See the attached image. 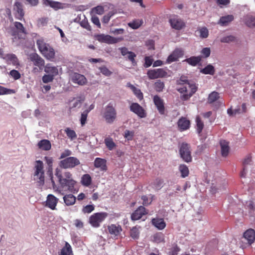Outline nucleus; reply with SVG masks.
<instances>
[{"mask_svg":"<svg viewBox=\"0 0 255 255\" xmlns=\"http://www.w3.org/2000/svg\"><path fill=\"white\" fill-rule=\"evenodd\" d=\"M144 60L145 63L144 64V66L145 68H148L152 65L153 63V59L152 58H151L149 57H145Z\"/></svg>","mask_w":255,"mask_h":255,"instance_id":"obj_64","label":"nucleus"},{"mask_svg":"<svg viewBox=\"0 0 255 255\" xmlns=\"http://www.w3.org/2000/svg\"><path fill=\"white\" fill-rule=\"evenodd\" d=\"M88 112L87 111H84L82 113L80 118V123L82 126H84L87 120Z\"/></svg>","mask_w":255,"mask_h":255,"instance_id":"obj_56","label":"nucleus"},{"mask_svg":"<svg viewBox=\"0 0 255 255\" xmlns=\"http://www.w3.org/2000/svg\"><path fill=\"white\" fill-rule=\"evenodd\" d=\"M199 32L200 37L203 38H206L208 36L209 31L208 29L205 27H202L199 30Z\"/></svg>","mask_w":255,"mask_h":255,"instance_id":"obj_52","label":"nucleus"},{"mask_svg":"<svg viewBox=\"0 0 255 255\" xmlns=\"http://www.w3.org/2000/svg\"><path fill=\"white\" fill-rule=\"evenodd\" d=\"M64 202L67 206H71L75 204L76 197L72 194H67L63 197Z\"/></svg>","mask_w":255,"mask_h":255,"instance_id":"obj_33","label":"nucleus"},{"mask_svg":"<svg viewBox=\"0 0 255 255\" xmlns=\"http://www.w3.org/2000/svg\"><path fill=\"white\" fill-rule=\"evenodd\" d=\"M164 87V84L160 80H157L154 83V89L157 92H160L162 91Z\"/></svg>","mask_w":255,"mask_h":255,"instance_id":"obj_45","label":"nucleus"},{"mask_svg":"<svg viewBox=\"0 0 255 255\" xmlns=\"http://www.w3.org/2000/svg\"><path fill=\"white\" fill-rule=\"evenodd\" d=\"M126 56H127L128 59L131 62L132 64L133 65L136 64V62L135 60L136 54L134 52L130 51L129 53Z\"/></svg>","mask_w":255,"mask_h":255,"instance_id":"obj_58","label":"nucleus"},{"mask_svg":"<svg viewBox=\"0 0 255 255\" xmlns=\"http://www.w3.org/2000/svg\"><path fill=\"white\" fill-rule=\"evenodd\" d=\"M200 72L204 74L214 75L215 73L214 67L211 64H208L200 70Z\"/></svg>","mask_w":255,"mask_h":255,"instance_id":"obj_36","label":"nucleus"},{"mask_svg":"<svg viewBox=\"0 0 255 255\" xmlns=\"http://www.w3.org/2000/svg\"><path fill=\"white\" fill-rule=\"evenodd\" d=\"M180 250V248L177 245H175L170 249V255H177Z\"/></svg>","mask_w":255,"mask_h":255,"instance_id":"obj_63","label":"nucleus"},{"mask_svg":"<svg viewBox=\"0 0 255 255\" xmlns=\"http://www.w3.org/2000/svg\"><path fill=\"white\" fill-rule=\"evenodd\" d=\"M201 60L200 56H192L190 58H186L183 62H186L189 65L195 66H196Z\"/></svg>","mask_w":255,"mask_h":255,"instance_id":"obj_32","label":"nucleus"},{"mask_svg":"<svg viewBox=\"0 0 255 255\" xmlns=\"http://www.w3.org/2000/svg\"><path fill=\"white\" fill-rule=\"evenodd\" d=\"M169 23L173 28L177 30H180L185 26L184 23L182 19L176 15L170 18Z\"/></svg>","mask_w":255,"mask_h":255,"instance_id":"obj_12","label":"nucleus"},{"mask_svg":"<svg viewBox=\"0 0 255 255\" xmlns=\"http://www.w3.org/2000/svg\"><path fill=\"white\" fill-rule=\"evenodd\" d=\"M58 199L52 194H49L46 201V206L51 210H55Z\"/></svg>","mask_w":255,"mask_h":255,"instance_id":"obj_16","label":"nucleus"},{"mask_svg":"<svg viewBox=\"0 0 255 255\" xmlns=\"http://www.w3.org/2000/svg\"><path fill=\"white\" fill-rule=\"evenodd\" d=\"M184 55V51L181 48H176L167 57L166 63L168 64L176 61L178 58L182 57Z\"/></svg>","mask_w":255,"mask_h":255,"instance_id":"obj_11","label":"nucleus"},{"mask_svg":"<svg viewBox=\"0 0 255 255\" xmlns=\"http://www.w3.org/2000/svg\"><path fill=\"white\" fill-rule=\"evenodd\" d=\"M153 102L159 113L162 115L164 113V106L163 100L157 95L153 97Z\"/></svg>","mask_w":255,"mask_h":255,"instance_id":"obj_19","label":"nucleus"},{"mask_svg":"<svg viewBox=\"0 0 255 255\" xmlns=\"http://www.w3.org/2000/svg\"><path fill=\"white\" fill-rule=\"evenodd\" d=\"M128 25L133 29H136L140 26L141 24L136 20H133L129 22Z\"/></svg>","mask_w":255,"mask_h":255,"instance_id":"obj_59","label":"nucleus"},{"mask_svg":"<svg viewBox=\"0 0 255 255\" xmlns=\"http://www.w3.org/2000/svg\"><path fill=\"white\" fill-rule=\"evenodd\" d=\"M34 172L33 175V179L39 186H42L44 184L45 176L43 169V162L40 160H36L34 167Z\"/></svg>","mask_w":255,"mask_h":255,"instance_id":"obj_2","label":"nucleus"},{"mask_svg":"<svg viewBox=\"0 0 255 255\" xmlns=\"http://www.w3.org/2000/svg\"><path fill=\"white\" fill-rule=\"evenodd\" d=\"M220 98L219 94L217 92L213 91L211 93L208 98V102L212 104Z\"/></svg>","mask_w":255,"mask_h":255,"instance_id":"obj_39","label":"nucleus"},{"mask_svg":"<svg viewBox=\"0 0 255 255\" xmlns=\"http://www.w3.org/2000/svg\"><path fill=\"white\" fill-rule=\"evenodd\" d=\"M134 134V131L126 130L124 132V136L128 140H131Z\"/></svg>","mask_w":255,"mask_h":255,"instance_id":"obj_48","label":"nucleus"},{"mask_svg":"<svg viewBox=\"0 0 255 255\" xmlns=\"http://www.w3.org/2000/svg\"><path fill=\"white\" fill-rule=\"evenodd\" d=\"M59 255H73L71 246L68 243H65Z\"/></svg>","mask_w":255,"mask_h":255,"instance_id":"obj_30","label":"nucleus"},{"mask_svg":"<svg viewBox=\"0 0 255 255\" xmlns=\"http://www.w3.org/2000/svg\"><path fill=\"white\" fill-rule=\"evenodd\" d=\"M14 26L17 29L19 32L26 33L25 28L23 27L22 23L19 22H14Z\"/></svg>","mask_w":255,"mask_h":255,"instance_id":"obj_55","label":"nucleus"},{"mask_svg":"<svg viewBox=\"0 0 255 255\" xmlns=\"http://www.w3.org/2000/svg\"><path fill=\"white\" fill-rule=\"evenodd\" d=\"M130 110L136 114L140 118H143L146 117V113L144 109L138 103H132L130 106Z\"/></svg>","mask_w":255,"mask_h":255,"instance_id":"obj_14","label":"nucleus"},{"mask_svg":"<svg viewBox=\"0 0 255 255\" xmlns=\"http://www.w3.org/2000/svg\"><path fill=\"white\" fill-rule=\"evenodd\" d=\"M36 44L42 55L47 59L53 61L55 58V54L54 49L49 44L45 43L41 39L37 40Z\"/></svg>","mask_w":255,"mask_h":255,"instance_id":"obj_1","label":"nucleus"},{"mask_svg":"<svg viewBox=\"0 0 255 255\" xmlns=\"http://www.w3.org/2000/svg\"><path fill=\"white\" fill-rule=\"evenodd\" d=\"M54 78L50 75L45 74L42 78V81L44 83H48L53 81Z\"/></svg>","mask_w":255,"mask_h":255,"instance_id":"obj_57","label":"nucleus"},{"mask_svg":"<svg viewBox=\"0 0 255 255\" xmlns=\"http://www.w3.org/2000/svg\"><path fill=\"white\" fill-rule=\"evenodd\" d=\"M107 217V213H96L90 216L89 222L93 227L98 228Z\"/></svg>","mask_w":255,"mask_h":255,"instance_id":"obj_6","label":"nucleus"},{"mask_svg":"<svg viewBox=\"0 0 255 255\" xmlns=\"http://www.w3.org/2000/svg\"><path fill=\"white\" fill-rule=\"evenodd\" d=\"M244 237L248 241V244L251 245L255 240V231L252 229L247 230L244 233Z\"/></svg>","mask_w":255,"mask_h":255,"instance_id":"obj_23","label":"nucleus"},{"mask_svg":"<svg viewBox=\"0 0 255 255\" xmlns=\"http://www.w3.org/2000/svg\"><path fill=\"white\" fill-rule=\"evenodd\" d=\"M80 164L79 160L74 156L67 157L59 163L60 167L64 169L73 168Z\"/></svg>","mask_w":255,"mask_h":255,"instance_id":"obj_5","label":"nucleus"},{"mask_svg":"<svg viewBox=\"0 0 255 255\" xmlns=\"http://www.w3.org/2000/svg\"><path fill=\"white\" fill-rule=\"evenodd\" d=\"M179 169L181 173V176L183 178L187 177L189 174V169L188 167L184 164H181L179 166Z\"/></svg>","mask_w":255,"mask_h":255,"instance_id":"obj_41","label":"nucleus"},{"mask_svg":"<svg viewBox=\"0 0 255 255\" xmlns=\"http://www.w3.org/2000/svg\"><path fill=\"white\" fill-rule=\"evenodd\" d=\"M100 72L106 76H110L112 72L105 66H103L100 68Z\"/></svg>","mask_w":255,"mask_h":255,"instance_id":"obj_62","label":"nucleus"},{"mask_svg":"<svg viewBox=\"0 0 255 255\" xmlns=\"http://www.w3.org/2000/svg\"><path fill=\"white\" fill-rule=\"evenodd\" d=\"M178 126L181 130H186L189 128L190 122L185 118H182L178 122Z\"/></svg>","mask_w":255,"mask_h":255,"instance_id":"obj_28","label":"nucleus"},{"mask_svg":"<svg viewBox=\"0 0 255 255\" xmlns=\"http://www.w3.org/2000/svg\"><path fill=\"white\" fill-rule=\"evenodd\" d=\"M9 75L14 78V80H17L20 78V74L16 70H12L9 72Z\"/></svg>","mask_w":255,"mask_h":255,"instance_id":"obj_60","label":"nucleus"},{"mask_svg":"<svg viewBox=\"0 0 255 255\" xmlns=\"http://www.w3.org/2000/svg\"><path fill=\"white\" fill-rule=\"evenodd\" d=\"M82 100L79 99H75L70 102V109L73 111L80 108L82 104Z\"/></svg>","mask_w":255,"mask_h":255,"instance_id":"obj_34","label":"nucleus"},{"mask_svg":"<svg viewBox=\"0 0 255 255\" xmlns=\"http://www.w3.org/2000/svg\"><path fill=\"white\" fill-rule=\"evenodd\" d=\"M71 81L76 84L83 85L87 82L86 78L83 75L78 73H73L70 75Z\"/></svg>","mask_w":255,"mask_h":255,"instance_id":"obj_15","label":"nucleus"},{"mask_svg":"<svg viewBox=\"0 0 255 255\" xmlns=\"http://www.w3.org/2000/svg\"><path fill=\"white\" fill-rule=\"evenodd\" d=\"M29 59L32 62L34 65L38 67L39 70H42L45 64L44 59L36 53H33L29 55Z\"/></svg>","mask_w":255,"mask_h":255,"instance_id":"obj_10","label":"nucleus"},{"mask_svg":"<svg viewBox=\"0 0 255 255\" xmlns=\"http://www.w3.org/2000/svg\"><path fill=\"white\" fill-rule=\"evenodd\" d=\"M233 19L234 16L232 15L223 16L220 18L218 23L222 26H226Z\"/></svg>","mask_w":255,"mask_h":255,"instance_id":"obj_31","label":"nucleus"},{"mask_svg":"<svg viewBox=\"0 0 255 255\" xmlns=\"http://www.w3.org/2000/svg\"><path fill=\"white\" fill-rule=\"evenodd\" d=\"M103 117L108 124H112L116 119L117 111L112 103L105 107Z\"/></svg>","mask_w":255,"mask_h":255,"instance_id":"obj_3","label":"nucleus"},{"mask_svg":"<svg viewBox=\"0 0 255 255\" xmlns=\"http://www.w3.org/2000/svg\"><path fill=\"white\" fill-rule=\"evenodd\" d=\"M13 9L15 11V15L17 18L21 19L24 16V11L22 8V4L19 1L14 3Z\"/></svg>","mask_w":255,"mask_h":255,"instance_id":"obj_20","label":"nucleus"},{"mask_svg":"<svg viewBox=\"0 0 255 255\" xmlns=\"http://www.w3.org/2000/svg\"><path fill=\"white\" fill-rule=\"evenodd\" d=\"M39 148L43 150H49L51 149V144L49 140L47 139H42L37 144Z\"/></svg>","mask_w":255,"mask_h":255,"instance_id":"obj_27","label":"nucleus"},{"mask_svg":"<svg viewBox=\"0 0 255 255\" xmlns=\"http://www.w3.org/2000/svg\"><path fill=\"white\" fill-rule=\"evenodd\" d=\"M196 126H197V132L200 134L204 128V123L201 121L200 118L199 117H197L196 118Z\"/></svg>","mask_w":255,"mask_h":255,"instance_id":"obj_43","label":"nucleus"},{"mask_svg":"<svg viewBox=\"0 0 255 255\" xmlns=\"http://www.w3.org/2000/svg\"><path fill=\"white\" fill-rule=\"evenodd\" d=\"M44 71L48 74L53 77L58 74V69L57 67L52 66L51 64H47L44 67Z\"/></svg>","mask_w":255,"mask_h":255,"instance_id":"obj_24","label":"nucleus"},{"mask_svg":"<svg viewBox=\"0 0 255 255\" xmlns=\"http://www.w3.org/2000/svg\"><path fill=\"white\" fill-rule=\"evenodd\" d=\"M92 11L93 12H94L96 14L101 15L103 14L104 12V9L103 6L101 5H98L93 8Z\"/></svg>","mask_w":255,"mask_h":255,"instance_id":"obj_53","label":"nucleus"},{"mask_svg":"<svg viewBox=\"0 0 255 255\" xmlns=\"http://www.w3.org/2000/svg\"><path fill=\"white\" fill-rule=\"evenodd\" d=\"M146 214L147 212L146 211L145 208L140 206L131 214V219L133 221L138 220Z\"/></svg>","mask_w":255,"mask_h":255,"instance_id":"obj_17","label":"nucleus"},{"mask_svg":"<svg viewBox=\"0 0 255 255\" xmlns=\"http://www.w3.org/2000/svg\"><path fill=\"white\" fill-rule=\"evenodd\" d=\"M2 58L6 61L7 64L12 65L18 68L20 66L19 60L16 56L14 54H7Z\"/></svg>","mask_w":255,"mask_h":255,"instance_id":"obj_13","label":"nucleus"},{"mask_svg":"<svg viewBox=\"0 0 255 255\" xmlns=\"http://www.w3.org/2000/svg\"><path fill=\"white\" fill-rule=\"evenodd\" d=\"M72 154V151L69 149H65L60 155L59 159H65Z\"/></svg>","mask_w":255,"mask_h":255,"instance_id":"obj_61","label":"nucleus"},{"mask_svg":"<svg viewBox=\"0 0 255 255\" xmlns=\"http://www.w3.org/2000/svg\"><path fill=\"white\" fill-rule=\"evenodd\" d=\"M236 37L232 35L225 36L221 38V41L223 43H229L231 42L235 41Z\"/></svg>","mask_w":255,"mask_h":255,"instance_id":"obj_50","label":"nucleus"},{"mask_svg":"<svg viewBox=\"0 0 255 255\" xmlns=\"http://www.w3.org/2000/svg\"><path fill=\"white\" fill-rule=\"evenodd\" d=\"M65 132L67 136L71 140H73L77 138V134L74 130L71 129L69 128H67L65 129Z\"/></svg>","mask_w":255,"mask_h":255,"instance_id":"obj_40","label":"nucleus"},{"mask_svg":"<svg viewBox=\"0 0 255 255\" xmlns=\"http://www.w3.org/2000/svg\"><path fill=\"white\" fill-rule=\"evenodd\" d=\"M220 146L221 148V153L223 156L226 157L228 155L229 151V146L228 142L225 140H221Z\"/></svg>","mask_w":255,"mask_h":255,"instance_id":"obj_29","label":"nucleus"},{"mask_svg":"<svg viewBox=\"0 0 255 255\" xmlns=\"http://www.w3.org/2000/svg\"><path fill=\"white\" fill-rule=\"evenodd\" d=\"M147 75L149 79H155L165 77L167 72L163 68H158L148 70Z\"/></svg>","mask_w":255,"mask_h":255,"instance_id":"obj_7","label":"nucleus"},{"mask_svg":"<svg viewBox=\"0 0 255 255\" xmlns=\"http://www.w3.org/2000/svg\"><path fill=\"white\" fill-rule=\"evenodd\" d=\"M43 3L47 6H50V7L58 9L60 7L61 3L59 2H56L50 0H43Z\"/></svg>","mask_w":255,"mask_h":255,"instance_id":"obj_37","label":"nucleus"},{"mask_svg":"<svg viewBox=\"0 0 255 255\" xmlns=\"http://www.w3.org/2000/svg\"><path fill=\"white\" fill-rule=\"evenodd\" d=\"M163 185L164 181L162 179L157 178L154 181V187L157 190L160 189Z\"/></svg>","mask_w":255,"mask_h":255,"instance_id":"obj_46","label":"nucleus"},{"mask_svg":"<svg viewBox=\"0 0 255 255\" xmlns=\"http://www.w3.org/2000/svg\"><path fill=\"white\" fill-rule=\"evenodd\" d=\"M245 21L248 27H253L255 26V16L248 15L245 18Z\"/></svg>","mask_w":255,"mask_h":255,"instance_id":"obj_35","label":"nucleus"},{"mask_svg":"<svg viewBox=\"0 0 255 255\" xmlns=\"http://www.w3.org/2000/svg\"><path fill=\"white\" fill-rule=\"evenodd\" d=\"M106 162V160L97 157L95 159L94 164L95 167L100 168L101 171H106L107 169Z\"/></svg>","mask_w":255,"mask_h":255,"instance_id":"obj_21","label":"nucleus"},{"mask_svg":"<svg viewBox=\"0 0 255 255\" xmlns=\"http://www.w3.org/2000/svg\"><path fill=\"white\" fill-rule=\"evenodd\" d=\"M123 37L116 38L109 35L100 34L97 36V39L99 42H104L109 44H115L123 40Z\"/></svg>","mask_w":255,"mask_h":255,"instance_id":"obj_8","label":"nucleus"},{"mask_svg":"<svg viewBox=\"0 0 255 255\" xmlns=\"http://www.w3.org/2000/svg\"><path fill=\"white\" fill-rule=\"evenodd\" d=\"M14 93V91L13 90L7 89L0 86V95L10 94Z\"/></svg>","mask_w":255,"mask_h":255,"instance_id":"obj_51","label":"nucleus"},{"mask_svg":"<svg viewBox=\"0 0 255 255\" xmlns=\"http://www.w3.org/2000/svg\"><path fill=\"white\" fill-rule=\"evenodd\" d=\"M92 183V178L88 174H84L81 178V183L85 186H89Z\"/></svg>","mask_w":255,"mask_h":255,"instance_id":"obj_38","label":"nucleus"},{"mask_svg":"<svg viewBox=\"0 0 255 255\" xmlns=\"http://www.w3.org/2000/svg\"><path fill=\"white\" fill-rule=\"evenodd\" d=\"M188 85L190 91L189 93H184L181 96L180 98L182 100L187 101L189 99L197 90V87L194 83H188Z\"/></svg>","mask_w":255,"mask_h":255,"instance_id":"obj_18","label":"nucleus"},{"mask_svg":"<svg viewBox=\"0 0 255 255\" xmlns=\"http://www.w3.org/2000/svg\"><path fill=\"white\" fill-rule=\"evenodd\" d=\"M245 206L250 210L251 214H255V204L252 201H247Z\"/></svg>","mask_w":255,"mask_h":255,"instance_id":"obj_44","label":"nucleus"},{"mask_svg":"<svg viewBox=\"0 0 255 255\" xmlns=\"http://www.w3.org/2000/svg\"><path fill=\"white\" fill-rule=\"evenodd\" d=\"M122 230V228L120 225L111 224L108 226V231L109 233L114 237L119 236Z\"/></svg>","mask_w":255,"mask_h":255,"instance_id":"obj_25","label":"nucleus"},{"mask_svg":"<svg viewBox=\"0 0 255 255\" xmlns=\"http://www.w3.org/2000/svg\"><path fill=\"white\" fill-rule=\"evenodd\" d=\"M139 232L138 229L136 227H133L130 231V236L133 239H138L139 237Z\"/></svg>","mask_w":255,"mask_h":255,"instance_id":"obj_47","label":"nucleus"},{"mask_svg":"<svg viewBox=\"0 0 255 255\" xmlns=\"http://www.w3.org/2000/svg\"><path fill=\"white\" fill-rule=\"evenodd\" d=\"M105 143L110 150H113L116 146L113 139L110 138H106L105 139Z\"/></svg>","mask_w":255,"mask_h":255,"instance_id":"obj_42","label":"nucleus"},{"mask_svg":"<svg viewBox=\"0 0 255 255\" xmlns=\"http://www.w3.org/2000/svg\"><path fill=\"white\" fill-rule=\"evenodd\" d=\"M60 188L62 191H69L72 192L75 190L74 186L76 184V181L74 180H66L62 179L59 182Z\"/></svg>","mask_w":255,"mask_h":255,"instance_id":"obj_9","label":"nucleus"},{"mask_svg":"<svg viewBox=\"0 0 255 255\" xmlns=\"http://www.w3.org/2000/svg\"><path fill=\"white\" fill-rule=\"evenodd\" d=\"M152 224L159 230H163L166 227V223L162 218H154L151 220Z\"/></svg>","mask_w":255,"mask_h":255,"instance_id":"obj_26","label":"nucleus"},{"mask_svg":"<svg viewBox=\"0 0 255 255\" xmlns=\"http://www.w3.org/2000/svg\"><path fill=\"white\" fill-rule=\"evenodd\" d=\"M201 53L202 57L203 58H206L209 57L211 53L210 48L209 47L203 48L201 51Z\"/></svg>","mask_w":255,"mask_h":255,"instance_id":"obj_54","label":"nucleus"},{"mask_svg":"<svg viewBox=\"0 0 255 255\" xmlns=\"http://www.w3.org/2000/svg\"><path fill=\"white\" fill-rule=\"evenodd\" d=\"M95 206L94 205H88L83 207L82 212L84 214H89L93 212Z\"/></svg>","mask_w":255,"mask_h":255,"instance_id":"obj_49","label":"nucleus"},{"mask_svg":"<svg viewBox=\"0 0 255 255\" xmlns=\"http://www.w3.org/2000/svg\"><path fill=\"white\" fill-rule=\"evenodd\" d=\"M179 153L182 159L186 162L192 161L190 146L187 143L183 142L179 147Z\"/></svg>","mask_w":255,"mask_h":255,"instance_id":"obj_4","label":"nucleus"},{"mask_svg":"<svg viewBox=\"0 0 255 255\" xmlns=\"http://www.w3.org/2000/svg\"><path fill=\"white\" fill-rule=\"evenodd\" d=\"M252 162L251 157L250 155H248L246 158L244 159L243 162V169L241 173V176L242 177H245L247 172L249 169V166H251Z\"/></svg>","mask_w":255,"mask_h":255,"instance_id":"obj_22","label":"nucleus"}]
</instances>
